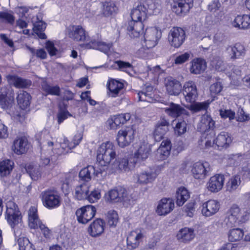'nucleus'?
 <instances>
[{"label":"nucleus","mask_w":250,"mask_h":250,"mask_svg":"<svg viewBox=\"0 0 250 250\" xmlns=\"http://www.w3.org/2000/svg\"><path fill=\"white\" fill-rule=\"evenodd\" d=\"M38 140L41 153L40 167L50 166L54 161L62 159L64 155L61 154L57 156L58 150H61L59 147V143L46 130H42L39 133Z\"/></svg>","instance_id":"f257e3e1"},{"label":"nucleus","mask_w":250,"mask_h":250,"mask_svg":"<svg viewBox=\"0 0 250 250\" xmlns=\"http://www.w3.org/2000/svg\"><path fill=\"white\" fill-rule=\"evenodd\" d=\"M146 5L140 3L131 11V20L128 22L127 30L130 37L138 38L143 33L144 22L147 18Z\"/></svg>","instance_id":"f03ea898"},{"label":"nucleus","mask_w":250,"mask_h":250,"mask_svg":"<svg viewBox=\"0 0 250 250\" xmlns=\"http://www.w3.org/2000/svg\"><path fill=\"white\" fill-rule=\"evenodd\" d=\"M116 147L110 141L102 143L97 151V161L102 166H111V164L116 159Z\"/></svg>","instance_id":"7ed1b4c3"},{"label":"nucleus","mask_w":250,"mask_h":250,"mask_svg":"<svg viewBox=\"0 0 250 250\" xmlns=\"http://www.w3.org/2000/svg\"><path fill=\"white\" fill-rule=\"evenodd\" d=\"M5 218L12 229L22 226V217L18 206L12 200L6 203Z\"/></svg>","instance_id":"20e7f679"},{"label":"nucleus","mask_w":250,"mask_h":250,"mask_svg":"<svg viewBox=\"0 0 250 250\" xmlns=\"http://www.w3.org/2000/svg\"><path fill=\"white\" fill-rule=\"evenodd\" d=\"M44 207L53 209L59 207L62 203V198L58 191L47 189L42 191L40 196Z\"/></svg>","instance_id":"39448f33"},{"label":"nucleus","mask_w":250,"mask_h":250,"mask_svg":"<svg viewBox=\"0 0 250 250\" xmlns=\"http://www.w3.org/2000/svg\"><path fill=\"white\" fill-rule=\"evenodd\" d=\"M135 133L133 125L125 126L120 129L116 138L118 146L122 148L128 146L133 141Z\"/></svg>","instance_id":"423d86ee"},{"label":"nucleus","mask_w":250,"mask_h":250,"mask_svg":"<svg viewBox=\"0 0 250 250\" xmlns=\"http://www.w3.org/2000/svg\"><path fill=\"white\" fill-rule=\"evenodd\" d=\"M162 36L161 30L156 27H148L146 29L144 34V39L142 42L143 47L147 49L155 46Z\"/></svg>","instance_id":"0eeeda50"},{"label":"nucleus","mask_w":250,"mask_h":250,"mask_svg":"<svg viewBox=\"0 0 250 250\" xmlns=\"http://www.w3.org/2000/svg\"><path fill=\"white\" fill-rule=\"evenodd\" d=\"M191 171L194 178L204 179L211 171L210 164L206 161L196 162L192 165Z\"/></svg>","instance_id":"6e6552de"},{"label":"nucleus","mask_w":250,"mask_h":250,"mask_svg":"<svg viewBox=\"0 0 250 250\" xmlns=\"http://www.w3.org/2000/svg\"><path fill=\"white\" fill-rule=\"evenodd\" d=\"M145 236L143 229H136L127 233L126 237V246L129 250H135L137 248L143 241Z\"/></svg>","instance_id":"1a4fd4ad"},{"label":"nucleus","mask_w":250,"mask_h":250,"mask_svg":"<svg viewBox=\"0 0 250 250\" xmlns=\"http://www.w3.org/2000/svg\"><path fill=\"white\" fill-rule=\"evenodd\" d=\"M182 90L185 100L187 103L192 104L197 100V88L193 81H188L185 83Z\"/></svg>","instance_id":"9d476101"},{"label":"nucleus","mask_w":250,"mask_h":250,"mask_svg":"<svg viewBox=\"0 0 250 250\" xmlns=\"http://www.w3.org/2000/svg\"><path fill=\"white\" fill-rule=\"evenodd\" d=\"M14 100L13 90L9 85L2 87L0 89V106L4 109L11 107Z\"/></svg>","instance_id":"9b49d317"},{"label":"nucleus","mask_w":250,"mask_h":250,"mask_svg":"<svg viewBox=\"0 0 250 250\" xmlns=\"http://www.w3.org/2000/svg\"><path fill=\"white\" fill-rule=\"evenodd\" d=\"M173 12L179 16L187 13L193 5V0H169Z\"/></svg>","instance_id":"f8f14e48"},{"label":"nucleus","mask_w":250,"mask_h":250,"mask_svg":"<svg viewBox=\"0 0 250 250\" xmlns=\"http://www.w3.org/2000/svg\"><path fill=\"white\" fill-rule=\"evenodd\" d=\"M185 38V32L182 28L174 27L169 32L168 40L171 46L178 48L183 44Z\"/></svg>","instance_id":"ddd939ff"},{"label":"nucleus","mask_w":250,"mask_h":250,"mask_svg":"<svg viewBox=\"0 0 250 250\" xmlns=\"http://www.w3.org/2000/svg\"><path fill=\"white\" fill-rule=\"evenodd\" d=\"M96 208L92 205H87L77 210L76 215L78 221L85 224L91 220L95 216Z\"/></svg>","instance_id":"4468645a"},{"label":"nucleus","mask_w":250,"mask_h":250,"mask_svg":"<svg viewBox=\"0 0 250 250\" xmlns=\"http://www.w3.org/2000/svg\"><path fill=\"white\" fill-rule=\"evenodd\" d=\"M150 146L147 142L145 140L140 141L137 144L136 150L134 152L133 163L146 160L150 154Z\"/></svg>","instance_id":"2eb2a0df"},{"label":"nucleus","mask_w":250,"mask_h":250,"mask_svg":"<svg viewBox=\"0 0 250 250\" xmlns=\"http://www.w3.org/2000/svg\"><path fill=\"white\" fill-rule=\"evenodd\" d=\"M83 138V133L81 132H77L74 136L72 142L70 143L67 138H64L62 143L60 144L59 147L61 150H58L57 153V156L61 154L64 155L68 153L70 150L75 148L81 142Z\"/></svg>","instance_id":"dca6fc26"},{"label":"nucleus","mask_w":250,"mask_h":250,"mask_svg":"<svg viewBox=\"0 0 250 250\" xmlns=\"http://www.w3.org/2000/svg\"><path fill=\"white\" fill-rule=\"evenodd\" d=\"M225 177L223 174H216L209 178L206 184V188L208 191L217 193L223 188Z\"/></svg>","instance_id":"f3484780"},{"label":"nucleus","mask_w":250,"mask_h":250,"mask_svg":"<svg viewBox=\"0 0 250 250\" xmlns=\"http://www.w3.org/2000/svg\"><path fill=\"white\" fill-rule=\"evenodd\" d=\"M105 200L108 202H124L127 198V192L122 187L111 189L104 194Z\"/></svg>","instance_id":"a211bd4d"},{"label":"nucleus","mask_w":250,"mask_h":250,"mask_svg":"<svg viewBox=\"0 0 250 250\" xmlns=\"http://www.w3.org/2000/svg\"><path fill=\"white\" fill-rule=\"evenodd\" d=\"M130 118L131 115L128 113L111 116L107 119L106 125L110 129L116 130L121 125L125 124Z\"/></svg>","instance_id":"6ab92c4d"},{"label":"nucleus","mask_w":250,"mask_h":250,"mask_svg":"<svg viewBox=\"0 0 250 250\" xmlns=\"http://www.w3.org/2000/svg\"><path fill=\"white\" fill-rule=\"evenodd\" d=\"M220 208V204L218 201L209 200L201 206V214L205 217H210L217 213Z\"/></svg>","instance_id":"aec40b11"},{"label":"nucleus","mask_w":250,"mask_h":250,"mask_svg":"<svg viewBox=\"0 0 250 250\" xmlns=\"http://www.w3.org/2000/svg\"><path fill=\"white\" fill-rule=\"evenodd\" d=\"M68 35L70 38L76 41L90 42L88 33L81 26L73 25L69 28Z\"/></svg>","instance_id":"412c9836"},{"label":"nucleus","mask_w":250,"mask_h":250,"mask_svg":"<svg viewBox=\"0 0 250 250\" xmlns=\"http://www.w3.org/2000/svg\"><path fill=\"white\" fill-rule=\"evenodd\" d=\"M174 207L172 199L164 198L158 202L156 212L158 215L166 216L173 210Z\"/></svg>","instance_id":"4be33fe9"},{"label":"nucleus","mask_w":250,"mask_h":250,"mask_svg":"<svg viewBox=\"0 0 250 250\" xmlns=\"http://www.w3.org/2000/svg\"><path fill=\"white\" fill-rule=\"evenodd\" d=\"M165 87L167 93L172 96H178L181 92L182 86L179 81L172 78L165 79Z\"/></svg>","instance_id":"5701e85b"},{"label":"nucleus","mask_w":250,"mask_h":250,"mask_svg":"<svg viewBox=\"0 0 250 250\" xmlns=\"http://www.w3.org/2000/svg\"><path fill=\"white\" fill-rule=\"evenodd\" d=\"M156 177V174L153 172L142 171L134 175L133 180L137 183L146 185L152 183L155 180Z\"/></svg>","instance_id":"b1692460"},{"label":"nucleus","mask_w":250,"mask_h":250,"mask_svg":"<svg viewBox=\"0 0 250 250\" xmlns=\"http://www.w3.org/2000/svg\"><path fill=\"white\" fill-rule=\"evenodd\" d=\"M28 222L30 229L35 230L39 229L43 224L39 217L37 208L36 206L31 207L28 210Z\"/></svg>","instance_id":"393cba45"},{"label":"nucleus","mask_w":250,"mask_h":250,"mask_svg":"<svg viewBox=\"0 0 250 250\" xmlns=\"http://www.w3.org/2000/svg\"><path fill=\"white\" fill-rule=\"evenodd\" d=\"M215 127V121L210 115L205 114L201 117L197 125V129L201 132L213 130Z\"/></svg>","instance_id":"a878e982"},{"label":"nucleus","mask_w":250,"mask_h":250,"mask_svg":"<svg viewBox=\"0 0 250 250\" xmlns=\"http://www.w3.org/2000/svg\"><path fill=\"white\" fill-rule=\"evenodd\" d=\"M105 223L101 219H97L90 224L88 228L89 234L93 237L101 235L104 231Z\"/></svg>","instance_id":"bb28decb"},{"label":"nucleus","mask_w":250,"mask_h":250,"mask_svg":"<svg viewBox=\"0 0 250 250\" xmlns=\"http://www.w3.org/2000/svg\"><path fill=\"white\" fill-rule=\"evenodd\" d=\"M169 123L165 119H162L157 123L154 131V137L156 141H161L168 131Z\"/></svg>","instance_id":"cd10ccee"},{"label":"nucleus","mask_w":250,"mask_h":250,"mask_svg":"<svg viewBox=\"0 0 250 250\" xmlns=\"http://www.w3.org/2000/svg\"><path fill=\"white\" fill-rule=\"evenodd\" d=\"M112 45V43H106L102 41L92 39L89 42L85 44V47L87 49L99 50L105 54H108Z\"/></svg>","instance_id":"c85d7f7f"},{"label":"nucleus","mask_w":250,"mask_h":250,"mask_svg":"<svg viewBox=\"0 0 250 250\" xmlns=\"http://www.w3.org/2000/svg\"><path fill=\"white\" fill-rule=\"evenodd\" d=\"M154 92V88L150 85H147L138 93L139 100L148 103L155 102L157 100Z\"/></svg>","instance_id":"c756f323"},{"label":"nucleus","mask_w":250,"mask_h":250,"mask_svg":"<svg viewBox=\"0 0 250 250\" xmlns=\"http://www.w3.org/2000/svg\"><path fill=\"white\" fill-rule=\"evenodd\" d=\"M30 145L27 139L25 137H18L13 143L12 149L18 155L23 154L27 151Z\"/></svg>","instance_id":"7c9ffc66"},{"label":"nucleus","mask_w":250,"mask_h":250,"mask_svg":"<svg viewBox=\"0 0 250 250\" xmlns=\"http://www.w3.org/2000/svg\"><path fill=\"white\" fill-rule=\"evenodd\" d=\"M195 236L196 234L193 228L185 227L179 230L177 238L181 242L188 243L194 239Z\"/></svg>","instance_id":"2f4dec72"},{"label":"nucleus","mask_w":250,"mask_h":250,"mask_svg":"<svg viewBox=\"0 0 250 250\" xmlns=\"http://www.w3.org/2000/svg\"><path fill=\"white\" fill-rule=\"evenodd\" d=\"M107 88L109 90V97L115 98L118 96L124 87V83L114 79H109L107 83Z\"/></svg>","instance_id":"473e14b6"},{"label":"nucleus","mask_w":250,"mask_h":250,"mask_svg":"<svg viewBox=\"0 0 250 250\" xmlns=\"http://www.w3.org/2000/svg\"><path fill=\"white\" fill-rule=\"evenodd\" d=\"M207 68L206 61L201 58H195L190 62L189 71L193 74H200L204 72Z\"/></svg>","instance_id":"72a5a7b5"},{"label":"nucleus","mask_w":250,"mask_h":250,"mask_svg":"<svg viewBox=\"0 0 250 250\" xmlns=\"http://www.w3.org/2000/svg\"><path fill=\"white\" fill-rule=\"evenodd\" d=\"M231 141L229 134L225 132H221L215 139H214L215 147H217L219 150L227 148L229 146Z\"/></svg>","instance_id":"f704fd0d"},{"label":"nucleus","mask_w":250,"mask_h":250,"mask_svg":"<svg viewBox=\"0 0 250 250\" xmlns=\"http://www.w3.org/2000/svg\"><path fill=\"white\" fill-rule=\"evenodd\" d=\"M171 148V143L169 140H166L163 141L157 151L158 159L159 160L166 159L170 154Z\"/></svg>","instance_id":"c9c22d12"},{"label":"nucleus","mask_w":250,"mask_h":250,"mask_svg":"<svg viewBox=\"0 0 250 250\" xmlns=\"http://www.w3.org/2000/svg\"><path fill=\"white\" fill-rule=\"evenodd\" d=\"M32 22L34 24L33 30L34 32L37 34L41 39H45L46 35L42 32L46 28V23L42 20L41 16L38 15L35 18H33Z\"/></svg>","instance_id":"e433bc0d"},{"label":"nucleus","mask_w":250,"mask_h":250,"mask_svg":"<svg viewBox=\"0 0 250 250\" xmlns=\"http://www.w3.org/2000/svg\"><path fill=\"white\" fill-rule=\"evenodd\" d=\"M190 197V193L188 190L184 187L177 188L176 195V204L179 207L182 206Z\"/></svg>","instance_id":"4c0bfd02"},{"label":"nucleus","mask_w":250,"mask_h":250,"mask_svg":"<svg viewBox=\"0 0 250 250\" xmlns=\"http://www.w3.org/2000/svg\"><path fill=\"white\" fill-rule=\"evenodd\" d=\"M165 112L173 118H177L183 114H186V110L177 104L171 103L168 107L165 108Z\"/></svg>","instance_id":"58836bf2"},{"label":"nucleus","mask_w":250,"mask_h":250,"mask_svg":"<svg viewBox=\"0 0 250 250\" xmlns=\"http://www.w3.org/2000/svg\"><path fill=\"white\" fill-rule=\"evenodd\" d=\"M89 188L90 186L85 183L76 186L74 192V197L79 200H86Z\"/></svg>","instance_id":"ea45409f"},{"label":"nucleus","mask_w":250,"mask_h":250,"mask_svg":"<svg viewBox=\"0 0 250 250\" xmlns=\"http://www.w3.org/2000/svg\"><path fill=\"white\" fill-rule=\"evenodd\" d=\"M102 171V169L96 170L94 167L88 166L82 169L79 173L80 177L85 181H89L91 179V175L95 174L98 175Z\"/></svg>","instance_id":"a19ab883"},{"label":"nucleus","mask_w":250,"mask_h":250,"mask_svg":"<svg viewBox=\"0 0 250 250\" xmlns=\"http://www.w3.org/2000/svg\"><path fill=\"white\" fill-rule=\"evenodd\" d=\"M144 4L146 7L147 14H156L161 9V0H147Z\"/></svg>","instance_id":"79ce46f5"},{"label":"nucleus","mask_w":250,"mask_h":250,"mask_svg":"<svg viewBox=\"0 0 250 250\" xmlns=\"http://www.w3.org/2000/svg\"><path fill=\"white\" fill-rule=\"evenodd\" d=\"M31 98V96L27 92L21 91L17 96V102L20 108L25 109L29 107Z\"/></svg>","instance_id":"37998d69"},{"label":"nucleus","mask_w":250,"mask_h":250,"mask_svg":"<svg viewBox=\"0 0 250 250\" xmlns=\"http://www.w3.org/2000/svg\"><path fill=\"white\" fill-rule=\"evenodd\" d=\"M10 84H13L17 88H24L30 85L31 82L14 75H10L7 77Z\"/></svg>","instance_id":"c03bdc74"},{"label":"nucleus","mask_w":250,"mask_h":250,"mask_svg":"<svg viewBox=\"0 0 250 250\" xmlns=\"http://www.w3.org/2000/svg\"><path fill=\"white\" fill-rule=\"evenodd\" d=\"M14 166L13 161L9 159L4 160L0 162V175L6 177L9 175Z\"/></svg>","instance_id":"a18cd8bd"},{"label":"nucleus","mask_w":250,"mask_h":250,"mask_svg":"<svg viewBox=\"0 0 250 250\" xmlns=\"http://www.w3.org/2000/svg\"><path fill=\"white\" fill-rule=\"evenodd\" d=\"M246 29L250 28V15H238L235 17V27Z\"/></svg>","instance_id":"49530a36"},{"label":"nucleus","mask_w":250,"mask_h":250,"mask_svg":"<svg viewBox=\"0 0 250 250\" xmlns=\"http://www.w3.org/2000/svg\"><path fill=\"white\" fill-rule=\"evenodd\" d=\"M111 168L115 170L128 171L129 169L128 167V161L126 158H118L111 164Z\"/></svg>","instance_id":"de8ad7c7"},{"label":"nucleus","mask_w":250,"mask_h":250,"mask_svg":"<svg viewBox=\"0 0 250 250\" xmlns=\"http://www.w3.org/2000/svg\"><path fill=\"white\" fill-rule=\"evenodd\" d=\"M26 170L30 177L33 180H38L42 177L41 168L39 166L29 165Z\"/></svg>","instance_id":"09e8293b"},{"label":"nucleus","mask_w":250,"mask_h":250,"mask_svg":"<svg viewBox=\"0 0 250 250\" xmlns=\"http://www.w3.org/2000/svg\"><path fill=\"white\" fill-rule=\"evenodd\" d=\"M116 7L112 1H105L102 3V12L104 16H109L115 13Z\"/></svg>","instance_id":"8fccbe9b"},{"label":"nucleus","mask_w":250,"mask_h":250,"mask_svg":"<svg viewBox=\"0 0 250 250\" xmlns=\"http://www.w3.org/2000/svg\"><path fill=\"white\" fill-rule=\"evenodd\" d=\"M42 90L47 94L59 96L60 93V88L58 85H51L44 82L42 84Z\"/></svg>","instance_id":"3c124183"},{"label":"nucleus","mask_w":250,"mask_h":250,"mask_svg":"<svg viewBox=\"0 0 250 250\" xmlns=\"http://www.w3.org/2000/svg\"><path fill=\"white\" fill-rule=\"evenodd\" d=\"M235 222L238 221L239 223H243L248 220L249 213L245 209H240L235 207Z\"/></svg>","instance_id":"603ef678"},{"label":"nucleus","mask_w":250,"mask_h":250,"mask_svg":"<svg viewBox=\"0 0 250 250\" xmlns=\"http://www.w3.org/2000/svg\"><path fill=\"white\" fill-rule=\"evenodd\" d=\"M106 220L110 227H115L119 222V216L117 211L109 210L107 214Z\"/></svg>","instance_id":"864d4df0"},{"label":"nucleus","mask_w":250,"mask_h":250,"mask_svg":"<svg viewBox=\"0 0 250 250\" xmlns=\"http://www.w3.org/2000/svg\"><path fill=\"white\" fill-rule=\"evenodd\" d=\"M18 243L19 250H35L33 245L26 237L19 238L18 240Z\"/></svg>","instance_id":"5fc2aeb1"},{"label":"nucleus","mask_w":250,"mask_h":250,"mask_svg":"<svg viewBox=\"0 0 250 250\" xmlns=\"http://www.w3.org/2000/svg\"><path fill=\"white\" fill-rule=\"evenodd\" d=\"M188 106V109L193 112H199L201 110H206L209 104V102L208 101L203 102L193 103L190 104Z\"/></svg>","instance_id":"6e6d98bb"},{"label":"nucleus","mask_w":250,"mask_h":250,"mask_svg":"<svg viewBox=\"0 0 250 250\" xmlns=\"http://www.w3.org/2000/svg\"><path fill=\"white\" fill-rule=\"evenodd\" d=\"M101 197V190L97 188L89 191L86 200L90 203H94L97 202Z\"/></svg>","instance_id":"4d7b16f0"},{"label":"nucleus","mask_w":250,"mask_h":250,"mask_svg":"<svg viewBox=\"0 0 250 250\" xmlns=\"http://www.w3.org/2000/svg\"><path fill=\"white\" fill-rule=\"evenodd\" d=\"M0 20L5 22L13 24L15 21V17L13 13L11 12H0Z\"/></svg>","instance_id":"13d9d810"},{"label":"nucleus","mask_w":250,"mask_h":250,"mask_svg":"<svg viewBox=\"0 0 250 250\" xmlns=\"http://www.w3.org/2000/svg\"><path fill=\"white\" fill-rule=\"evenodd\" d=\"M234 208L231 207L227 211L225 222L228 227L232 228L234 224Z\"/></svg>","instance_id":"bf43d9fd"},{"label":"nucleus","mask_w":250,"mask_h":250,"mask_svg":"<svg viewBox=\"0 0 250 250\" xmlns=\"http://www.w3.org/2000/svg\"><path fill=\"white\" fill-rule=\"evenodd\" d=\"M115 64L118 67L119 69L129 73L133 70V66L128 62L122 61H117L115 62Z\"/></svg>","instance_id":"052dcab7"},{"label":"nucleus","mask_w":250,"mask_h":250,"mask_svg":"<svg viewBox=\"0 0 250 250\" xmlns=\"http://www.w3.org/2000/svg\"><path fill=\"white\" fill-rule=\"evenodd\" d=\"M71 116V114L66 110V109H62L60 107L59 110L57 115L58 123L59 124H61L65 120Z\"/></svg>","instance_id":"680f3d73"},{"label":"nucleus","mask_w":250,"mask_h":250,"mask_svg":"<svg viewBox=\"0 0 250 250\" xmlns=\"http://www.w3.org/2000/svg\"><path fill=\"white\" fill-rule=\"evenodd\" d=\"M233 229H231L229 233V240L230 242L226 244L221 249L218 250H234V237L233 235Z\"/></svg>","instance_id":"e2e57ef3"},{"label":"nucleus","mask_w":250,"mask_h":250,"mask_svg":"<svg viewBox=\"0 0 250 250\" xmlns=\"http://www.w3.org/2000/svg\"><path fill=\"white\" fill-rule=\"evenodd\" d=\"M175 133L180 135L187 131V124L184 120L178 121L174 127Z\"/></svg>","instance_id":"0e129e2a"},{"label":"nucleus","mask_w":250,"mask_h":250,"mask_svg":"<svg viewBox=\"0 0 250 250\" xmlns=\"http://www.w3.org/2000/svg\"><path fill=\"white\" fill-rule=\"evenodd\" d=\"M242 175V179H249L250 180V169L248 168H243L240 174L235 176V187L241 184L240 176Z\"/></svg>","instance_id":"69168bd1"},{"label":"nucleus","mask_w":250,"mask_h":250,"mask_svg":"<svg viewBox=\"0 0 250 250\" xmlns=\"http://www.w3.org/2000/svg\"><path fill=\"white\" fill-rule=\"evenodd\" d=\"M237 121L238 122H245L250 119V114L245 112L243 108L240 107L238 108L237 111Z\"/></svg>","instance_id":"338daca9"},{"label":"nucleus","mask_w":250,"mask_h":250,"mask_svg":"<svg viewBox=\"0 0 250 250\" xmlns=\"http://www.w3.org/2000/svg\"><path fill=\"white\" fill-rule=\"evenodd\" d=\"M196 203L194 201L188 203L185 207V211L187 215L192 217L194 215L195 208V206Z\"/></svg>","instance_id":"774afa93"}]
</instances>
